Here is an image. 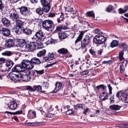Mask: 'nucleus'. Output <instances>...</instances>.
<instances>
[{"label": "nucleus", "mask_w": 128, "mask_h": 128, "mask_svg": "<svg viewBox=\"0 0 128 128\" xmlns=\"http://www.w3.org/2000/svg\"><path fill=\"white\" fill-rule=\"evenodd\" d=\"M21 66H16L13 68L12 69L13 73H10V74L14 73L18 74V73H20V72L23 71V70H22V69L26 68L30 70L33 68V66L32 64L28 60H23L21 62Z\"/></svg>", "instance_id": "1"}, {"label": "nucleus", "mask_w": 128, "mask_h": 128, "mask_svg": "<svg viewBox=\"0 0 128 128\" xmlns=\"http://www.w3.org/2000/svg\"><path fill=\"white\" fill-rule=\"evenodd\" d=\"M9 76L10 78L15 82L19 81L20 80L26 82H28L30 79V77L27 74H23L20 73L16 74L14 73L9 74Z\"/></svg>", "instance_id": "2"}, {"label": "nucleus", "mask_w": 128, "mask_h": 128, "mask_svg": "<svg viewBox=\"0 0 128 128\" xmlns=\"http://www.w3.org/2000/svg\"><path fill=\"white\" fill-rule=\"evenodd\" d=\"M103 34V33H102L96 35L94 38L93 41L98 46L102 44V47L105 48L106 45L105 44V42L106 39Z\"/></svg>", "instance_id": "3"}, {"label": "nucleus", "mask_w": 128, "mask_h": 128, "mask_svg": "<svg viewBox=\"0 0 128 128\" xmlns=\"http://www.w3.org/2000/svg\"><path fill=\"white\" fill-rule=\"evenodd\" d=\"M14 63L11 61L4 62L2 64L1 67V72H4L8 71L12 67Z\"/></svg>", "instance_id": "4"}, {"label": "nucleus", "mask_w": 128, "mask_h": 128, "mask_svg": "<svg viewBox=\"0 0 128 128\" xmlns=\"http://www.w3.org/2000/svg\"><path fill=\"white\" fill-rule=\"evenodd\" d=\"M9 14L10 18L12 21H16L19 18L18 12L14 9L11 10Z\"/></svg>", "instance_id": "5"}, {"label": "nucleus", "mask_w": 128, "mask_h": 128, "mask_svg": "<svg viewBox=\"0 0 128 128\" xmlns=\"http://www.w3.org/2000/svg\"><path fill=\"white\" fill-rule=\"evenodd\" d=\"M53 24V22L51 20H45L43 22L42 25L43 27L46 30H49L52 28Z\"/></svg>", "instance_id": "6"}, {"label": "nucleus", "mask_w": 128, "mask_h": 128, "mask_svg": "<svg viewBox=\"0 0 128 128\" xmlns=\"http://www.w3.org/2000/svg\"><path fill=\"white\" fill-rule=\"evenodd\" d=\"M36 43L35 42L29 43L25 47V50L27 52H31L35 50L36 46Z\"/></svg>", "instance_id": "7"}, {"label": "nucleus", "mask_w": 128, "mask_h": 128, "mask_svg": "<svg viewBox=\"0 0 128 128\" xmlns=\"http://www.w3.org/2000/svg\"><path fill=\"white\" fill-rule=\"evenodd\" d=\"M90 40V37L88 35H86L82 41L81 43V46L83 48V50H84L85 52L86 50V49L84 48L88 44Z\"/></svg>", "instance_id": "8"}, {"label": "nucleus", "mask_w": 128, "mask_h": 128, "mask_svg": "<svg viewBox=\"0 0 128 128\" xmlns=\"http://www.w3.org/2000/svg\"><path fill=\"white\" fill-rule=\"evenodd\" d=\"M19 9L20 13L22 15L25 16H28L30 15V11L26 7L22 6L19 8Z\"/></svg>", "instance_id": "9"}, {"label": "nucleus", "mask_w": 128, "mask_h": 128, "mask_svg": "<svg viewBox=\"0 0 128 128\" xmlns=\"http://www.w3.org/2000/svg\"><path fill=\"white\" fill-rule=\"evenodd\" d=\"M44 36L42 30H40L37 32L33 37L32 38L33 40L37 41L38 39Z\"/></svg>", "instance_id": "10"}, {"label": "nucleus", "mask_w": 128, "mask_h": 128, "mask_svg": "<svg viewBox=\"0 0 128 128\" xmlns=\"http://www.w3.org/2000/svg\"><path fill=\"white\" fill-rule=\"evenodd\" d=\"M16 21V28L18 29L17 30L18 33H19L20 31H22L23 28L22 27L23 22L20 20L18 19Z\"/></svg>", "instance_id": "11"}, {"label": "nucleus", "mask_w": 128, "mask_h": 128, "mask_svg": "<svg viewBox=\"0 0 128 128\" xmlns=\"http://www.w3.org/2000/svg\"><path fill=\"white\" fill-rule=\"evenodd\" d=\"M5 47L8 48L12 47L14 46V40L11 39L6 40L5 41Z\"/></svg>", "instance_id": "12"}, {"label": "nucleus", "mask_w": 128, "mask_h": 128, "mask_svg": "<svg viewBox=\"0 0 128 128\" xmlns=\"http://www.w3.org/2000/svg\"><path fill=\"white\" fill-rule=\"evenodd\" d=\"M0 32L3 36H7L10 34V30L7 28H4L0 30Z\"/></svg>", "instance_id": "13"}, {"label": "nucleus", "mask_w": 128, "mask_h": 128, "mask_svg": "<svg viewBox=\"0 0 128 128\" xmlns=\"http://www.w3.org/2000/svg\"><path fill=\"white\" fill-rule=\"evenodd\" d=\"M1 21L4 26L6 27H8L10 25V20L6 18H2Z\"/></svg>", "instance_id": "14"}, {"label": "nucleus", "mask_w": 128, "mask_h": 128, "mask_svg": "<svg viewBox=\"0 0 128 128\" xmlns=\"http://www.w3.org/2000/svg\"><path fill=\"white\" fill-rule=\"evenodd\" d=\"M56 17H57V22L58 23L64 21V18L63 13L60 12L56 14Z\"/></svg>", "instance_id": "15"}, {"label": "nucleus", "mask_w": 128, "mask_h": 128, "mask_svg": "<svg viewBox=\"0 0 128 128\" xmlns=\"http://www.w3.org/2000/svg\"><path fill=\"white\" fill-rule=\"evenodd\" d=\"M8 106L10 109L14 110L16 108L17 104L16 102L12 101L9 103Z\"/></svg>", "instance_id": "16"}, {"label": "nucleus", "mask_w": 128, "mask_h": 128, "mask_svg": "<svg viewBox=\"0 0 128 128\" xmlns=\"http://www.w3.org/2000/svg\"><path fill=\"white\" fill-rule=\"evenodd\" d=\"M127 62L125 60L122 62L120 64L119 68L120 73H122L124 72L125 68L126 67V64Z\"/></svg>", "instance_id": "17"}, {"label": "nucleus", "mask_w": 128, "mask_h": 128, "mask_svg": "<svg viewBox=\"0 0 128 128\" xmlns=\"http://www.w3.org/2000/svg\"><path fill=\"white\" fill-rule=\"evenodd\" d=\"M29 61L32 64L33 66H34L33 65L32 63L36 64H40L41 63V62L40 60L36 57L32 58L31 59L30 61Z\"/></svg>", "instance_id": "18"}, {"label": "nucleus", "mask_w": 128, "mask_h": 128, "mask_svg": "<svg viewBox=\"0 0 128 128\" xmlns=\"http://www.w3.org/2000/svg\"><path fill=\"white\" fill-rule=\"evenodd\" d=\"M55 88L54 91L55 92L58 91L61 88L62 86V83L58 82H56L55 84Z\"/></svg>", "instance_id": "19"}, {"label": "nucleus", "mask_w": 128, "mask_h": 128, "mask_svg": "<svg viewBox=\"0 0 128 128\" xmlns=\"http://www.w3.org/2000/svg\"><path fill=\"white\" fill-rule=\"evenodd\" d=\"M57 52L59 54H65L68 53V51L66 48H63L58 50Z\"/></svg>", "instance_id": "20"}, {"label": "nucleus", "mask_w": 128, "mask_h": 128, "mask_svg": "<svg viewBox=\"0 0 128 128\" xmlns=\"http://www.w3.org/2000/svg\"><path fill=\"white\" fill-rule=\"evenodd\" d=\"M121 107L122 106H120L118 105L114 104L110 106L109 107V108L111 110H119Z\"/></svg>", "instance_id": "21"}, {"label": "nucleus", "mask_w": 128, "mask_h": 128, "mask_svg": "<svg viewBox=\"0 0 128 128\" xmlns=\"http://www.w3.org/2000/svg\"><path fill=\"white\" fill-rule=\"evenodd\" d=\"M36 116V114L35 111L32 112L31 110L28 111V116L29 118L32 119L35 118Z\"/></svg>", "instance_id": "22"}, {"label": "nucleus", "mask_w": 128, "mask_h": 128, "mask_svg": "<svg viewBox=\"0 0 128 128\" xmlns=\"http://www.w3.org/2000/svg\"><path fill=\"white\" fill-rule=\"evenodd\" d=\"M100 97L102 100H104L108 98V93L106 92H103L100 96Z\"/></svg>", "instance_id": "23"}, {"label": "nucleus", "mask_w": 128, "mask_h": 128, "mask_svg": "<svg viewBox=\"0 0 128 128\" xmlns=\"http://www.w3.org/2000/svg\"><path fill=\"white\" fill-rule=\"evenodd\" d=\"M59 38L60 39H64L66 38L68 36V34L65 32H60L58 33Z\"/></svg>", "instance_id": "24"}, {"label": "nucleus", "mask_w": 128, "mask_h": 128, "mask_svg": "<svg viewBox=\"0 0 128 128\" xmlns=\"http://www.w3.org/2000/svg\"><path fill=\"white\" fill-rule=\"evenodd\" d=\"M43 6L42 8L44 12L45 13H47L49 12L51 7L50 4Z\"/></svg>", "instance_id": "25"}, {"label": "nucleus", "mask_w": 128, "mask_h": 128, "mask_svg": "<svg viewBox=\"0 0 128 128\" xmlns=\"http://www.w3.org/2000/svg\"><path fill=\"white\" fill-rule=\"evenodd\" d=\"M128 94V88L124 92H121V93L120 94V98L121 99L125 98Z\"/></svg>", "instance_id": "26"}, {"label": "nucleus", "mask_w": 128, "mask_h": 128, "mask_svg": "<svg viewBox=\"0 0 128 128\" xmlns=\"http://www.w3.org/2000/svg\"><path fill=\"white\" fill-rule=\"evenodd\" d=\"M22 30L24 33L27 35L31 34L32 32L34 31L33 30H30L29 28H26L25 29L23 28L22 29Z\"/></svg>", "instance_id": "27"}, {"label": "nucleus", "mask_w": 128, "mask_h": 128, "mask_svg": "<svg viewBox=\"0 0 128 128\" xmlns=\"http://www.w3.org/2000/svg\"><path fill=\"white\" fill-rule=\"evenodd\" d=\"M66 11L68 12H71L73 14H76V12L74 11L72 8L71 6H68L65 8Z\"/></svg>", "instance_id": "28"}, {"label": "nucleus", "mask_w": 128, "mask_h": 128, "mask_svg": "<svg viewBox=\"0 0 128 128\" xmlns=\"http://www.w3.org/2000/svg\"><path fill=\"white\" fill-rule=\"evenodd\" d=\"M84 34V33L82 32H81L80 33L78 37L75 41V44L80 41L82 39Z\"/></svg>", "instance_id": "29"}, {"label": "nucleus", "mask_w": 128, "mask_h": 128, "mask_svg": "<svg viewBox=\"0 0 128 128\" xmlns=\"http://www.w3.org/2000/svg\"><path fill=\"white\" fill-rule=\"evenodd\" d=\"M66 26L62 25L57 26L56 29L55 30L56 32L60 31L62 30H66Z\"/></svg>", "instance_id": "30"}, {"label": "nucleus", "mask_w": 128, "mask_h": 128, "mask_svg": "<svg viewBox=\"0 0 128 128\" xmlns=\"http://www.w3.org/2000/svg\"><path fill=\"white\" fill-rule=\"evenodd\" d=\"M36 12L38 14L41 15L44 14V12L42 8H37L36 10Z\"/></svg>", "instance_id": "31"}, {"label": "nucleus", "mask_w": 128, "mask_h": 128, "mask_svg": "<svg viewBox=\"0 0 128 128\" xmlns=\"http://www.w3.org/2000/svg\"><path fill=\"white\" fill-rule=\"evenodd\" d=\"M33 88L34 89V91L36 90L38 91L42 92V91L41 90H42V86L40 85H34L33 87Z\"/></svg>", "instance_id": "32"}, {"label": "nucleus", "mask_w": 128, "mask_h": 128, "mask_svg": "<svg viewBox=\"0 0 128 128\" xmlns=\"http://www.w3.org/2000/svg\"><path fill=\"white\" fill-rule=\"evenodd\" d=\"M118 44V42L116 40H113L110 43V46L114 48L117 46Z\"/></svg>", "instance_id": "33"}, {"label": "nucleus", "mask_w": 128, "mask_h": 128, "mask_svg": "<svg viewBox=\"0 0 128 128\" xmlns=\"http://www.w3.org/2000/svg\"><path fill=\"white\" fill-rule=\"evenodd\" d=\"M84 105L83 104H78L74 106V108L75 109H77L78 108H81L82 110L83 109V107Z\"/></svg>", "instance_id": "34"}, {"label": "nucleus", "mask_w": 128, "mask_h": 128, "mask_svg": "<svg viewBox=\"0 0 128 128\" xmlns=\"http://www.w3.org/2000/svg\"><path fill=\"white\" fill-rule=\"evenodd\" d=\"M46 50H43L40 51L37 54L38 56L40 57L46 54Z\"/></svg>", "instance_id": "35"}, {"label": "nucleus", "mask_w": 128, "mask_h": 128, "mask_svg": "<svg viewBox=\"0 0 128 128\" xmlns=\"http://www.w3.org/2000/svg\"><path fill=\"white\" fill-rule=\"evenodd\" d=\"M125 10H123L121 8H120L118 10V13L120 14L126 12L127 11L128 7L127 6L125 7Z\"/></svg>", "instance_id": "36"}, {"label": "nucleus", "mask_w": 128, "mask_h": 128, "mask_svg": "<svg viewBox=\"0 0 128 128\" xmlns=\"http://www.w3.org/2000/svg\"><path fill=\"white\" fill-rule=\"evenodd\" d=\"M120 48L123 49L124 50H126L128 46L125 43H122L119 44Z\"/></svg>", "instance_id": "37"}, {"label": "nucleus", "mask_w": 128, "mask_h": 128, "mask_svg": "<svg viewBox=\"0 0 128 128\" xmlns=\"http://www.w3.org/2000/svg\"><path fill=\"white\" fill-rule=\"evenodd\" d=\"M3 55L10 56L12 54V52L10 51H6L2 53Z\"/></svg>", "instance_id": "38"}, {"label": "nucleus", "mask_w": 128, "mask_h": 128, "mask_svg": "<svg viewBox=\"0 0 128 128\" xmlns=\"http://www.w3.org/2000/svg\"><path fill=\"white\" fill-rule=\"evenodd\" d=\"M86 14L87 16H89L94 17V14L93 11L87 12L86 13Z\"/></svg>", "instance_id": "39"}, {"label": "nucleus", "mask_w": 128, "mask_h": 128, "mask_svg": "<svg viewBox=\"0 0 128 128\" xmlns=\"http://www.w3.org/2000/svg\"><path fill=\"white\" fill-rule=\"evenodd\" d=\"M124 53V52L123 50L120 51L119 52V58L120 60L124 59V58L123 57Z\"/></svg>", "instance_id": "40"}, {"label": "nucleus", "mask_w": 128, "mask_h": 128, "mask_svg": "<svg viewBox=\"0 0 128 128\" xmlns=\"http://www.w3.org/2000/svg\"><path fill=\"white\" fill-rule=\"evenodd\" d=\"M49 0H41L40 2L42 4L43 6L46 5L50 4L48 2Z\"/></svg>", "instance_id": "41"}, {"label": "nucleus", "mask_w": 128, "mask_h": 128, "mask_svg": "<svg viewBox=\"0 0 128 128\" xmlns=\"http://www.w3.org/2000/svg\"><path fill=\"white\" fill-rule=\"evenodd\" d=\"M116 80H119L118 82H114L113 81L111 80L110 81V82L113 85H114L115 86H116L119 84V83H120L121 82L120 78H118Z\"/></svg>", "instance_id": "42"}, {"label": "nucleus", "mask_w": 128, "mask_h": 128, "mask_svg": "<svg viewBox=\"0 0 128 128\" xmlns=\"http://www.w3.org/2000/svg\"><path fill=\"white\" fill-rule=\"evenodd\" d=\"M113 9V6L111 5H110L106 8V10L108 12H110Z\"/></svg>", "instance_id": "43"}, {"label": "nucleus", "mask_w": 128, "mask_h": 128, "mask_svg": "<svg viewBox=\"0 0 128 128\" xmlns=\"http://www.w3.org/2000/svg\"><path fill=\"white\" fill-rule=\"evenodd\" d=\"M48 56L50 60H52L54 58V56L53 53H49Z\"/></svg>", "instance_id": "44"}, {"label": "nucleus", "mask_w": 128, "mask_h": 128, "mask_svg": "<svg viewBox=\"0 0 128 128\" xmlns=\"http://www.w3.org/2000/svg\"><path fill=\"white\" fill-rule=\"evenodd\" d=\"M44 70H36V72L37 74L40 75L43 74L44 73Z\"/></svg>", "instance_id": "45"}, {"label": "nucleus", "mask_w": 128, "mask_h": 128, "mask_svg": "<svg viewBox=\"0 0 128 128\" xmlns=\"http://www.w3.org/2000/svg\"><path fill=\"white\" fill-rule=\"evenodd\" d=\"M25 88L27 90H30L32 91H34V89L33 88H32L31 86H26Z\"/></svg>", "instance_id": "46"}, {"label": "nucleus", "mask_w": 128, "mask_h": 128, "mask_svg": "<svg viewBox=\"0 0 128 128\" xmlns=\"http://www.w3.org/2000/svg\"><path fill=\"white\" fill-rule=\"evenodd\" d=\"M107 86L109 90V93L110 94H111L112 93V87L111 86L110 84L108 85Z\"/></svg>", "instance_id": "47"}, {"label": "nucleus", "mask_w": 128, "mask_h": 128, "mask_svg": "<svg viewBox=\"0 0 128 128\" xmlns=\"http://www.w3.org/2000/svg\"><path fill=\"white\" fill-rule=\"evenodd\" d=\"M36 123L35 122H28L26 123V125L30 126H36Z\"/></svg>", "instance_id": "48"}, {"label": "nucleus", "mask_w": 128, "mask_h": 128, "mask_svg": "<svg viewBox=\"0 0 128 128\" xmlns=\"http://www.w3.org/2000/svg\"><path fill=\"white\" fill-rule=\"evenodd\" d=\"M49 86V84L48 82H44L43 84V86L45 89H47Z\"/></svg>", "instance_id": "49"}, {"label": "nucleus", "mask_w": 128, "mask_h": 128, "mask_svg": "<svg viewBox=\"0 0 128 128\" xmlns=\"http://www.w3.org/2000/svg\"><path fill=\"white\" fill-rule=\"evenodd\" d=\"M112 62L111 60H109L107 61H104L102 62V64H111Z\"/></svg>", "instance_id": "50"}, {"label": "nucleus", "mask_w": 128, "mask_h": 128, "mask_svg": "<svg viewBox=\"0 0 128 128\" xmlns=\"http://www.w3.org/2000/svg\"><path fill=\"white\" fill-rule=\"evenodd\" d=\"M73 113V111L72 110H68L66 112V114H67L69 115H70Z\"/></svg>", "instance_id": "51"}, {"label": "nucleus", "mask_w": 128, "mask_h": 128, "mask_svg": "<svg viewBox=\"0 0 128 128\" xmlns=\"http://www.w3.org/2000/svg\"><path fill=\"white\" fill-rule=\"evenodd\" d=\"M53 40L51 39L48 40L46 41L47 44H52L53 42Z\"/></svg>", "instance_id": "52"}, {"label": "nucleus", "mask_w": 128, "mask_h": 128, "mask_svg": "<svg viewBox=\"0 0 128 128\" xmlns=\"http://www.w3.org/2000/svg\"><path fill=\"white\" fill-rule=\"evenodd\" d=\"M89 71L88 70H85L82 72L81 73V74L83 75H86L88 73Z\"/></svg>", "instance_id": "53"}, {"label": "nucleus", "mask_w": 128, "mask_h": 128, "mask_svg": "<svg viewBox=\"0 0 128 128\" xmlns=\"http://www.w3.org/2000/svg\"><path fill=\"white\" fill-rule=\"evenodd\" d=\"M56 14H54V13H52L50 12L49 14H48V16L50 17H53L54 16H56Z\"/></svg>", "instance_id": "54"}, {"label": "nucleus", "mask_w": 128, "mask_h": 128, "mask_svg": "<svg viewBox=\"0 0 128 128\" xmlns=\"http://www.w3.org/2000/svg\"><path fill=\"white\" fill-rule=\"evenodd\" d=\"M50 60L48 58V56H46L44 58L43 61L44 62H48L50 61Z\"/></svg>", "instance_id": "55"}, {"label": "nucleus", "mask_w": 128, "mask_h": 128, "mask_svg": "<svg viewBox=\"0 0 128 128\" xmlns=\"http://www.w3.org/2000/svg\"><path fill=\"white\" fill-rule=\"evenodd\" d=\"M103 52V50L102 49H100L97 51L98 54L99 55H101Z\"/></svg>", "instance_id": "56"}, {"label": "nucleus", "mask_w": 128, "mask_h": 128, "mask_svg": "<svg viewBox=\"0 0 128 128\" xmlns=\"http://www.w3.org/2000/svg\"><path fill=\"white\" fill-rule=\"evenodd\" d=\"M90 52L92 55H94L96 54V52L92 49L89 50Z\"/></svg>", "instance_id": "57"}, {"label": "nucleus", "mask_w": 128, "mask_h": 128, "mask_svg": "<svg viewBox=\"0 0 128 128\" xmlns=\"http://www.w3.org/2000/svg\"><path fill=\"white\" fill-rule=\"evenodd\" d=\"M22 110L18 111L15 112H13L14 114H22Z\"/></svg>", "instance_id": "58"}, {"label": "nucleus", "mask_w": 128, "mask_h": 128, "mask_svg": "<svg viewBox=\"0 0 128 128\" xmlns=\"http://www.w3.org/2000/svg\"><path fill=\"white\" fill-rule=\"evenodd\" d=\"M116 126L118 127L124 128V124H117L116 125Z\"/></svg>", "instance_id": "59"}, {"label": "nucleus", "mask_w": 128, "mask_h": 128, "mask_svg": "<svg viewBox=\"0 0 128 128\" xmlns=\"http://www.w3.org/2000/svg\"><path fill=\"white\" fill-rule=\"evenodd\" d=\"M46 116L47 117L52 118L53 117V115L52 114L49 113L46 114Z\"/></svg>", "instance_id": "60"}, {"label": "nucleus", "mask_w": 128, "mask_h": 128, "mask_svg": "<svg viewBox=\"0 0 128 128\" xmlns=\"http://www.w3.org/2000/svg\"><path fill=\"white\" fill-rule=\"evenodd\" d=\"M94 32L95 33L97 34H100V30L98 29H96L94 31Z\"/></svg>", "instance_id": "61"}, {"label": "nucleus", "mask_w": 128, "mask_h": 128, "mask_svg": "<svg viewBox=\"0 0 128 128\" xmlns=\"http://www.w3.org/2000/svg\"><path fill=\"white\" fill-rule=\"evenodd\" d=\"M89 110V108H86L84 110V111L83 112V113L85 114L86 115V112H88V111Z\"/></svg>", "instance_id": "62"}, {"label": "nucleus", "mask_w": 128, "mask_h": 128, "mask_svg": "<svg viewBox=\"0 0 128 128\" xmlns=\"http://www.w3.org/2000/svg\"><path fill=\"white\" fill-rule=\"evenodd\" d=\"M52 105L51 106H50V108H48V112H51L53 110V109L52 108Z\"/></svg>", "instance_id": "63"}, {"label": "nucleus", "mask_w": 128, "mask_h": 128, "mask_svg": "<svg viewBox=\"0 0 128 128\" xmlns=\"http://www.w3.org/2000/svg\"><path fill=\"white\" fill-rule=\"evenodd\" d=\"M30 72V74H31L33 76H34L35 74V72H36V70H32L31 72Z\"/></svg>", "instance_id": "64"}]
</instances>
